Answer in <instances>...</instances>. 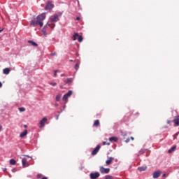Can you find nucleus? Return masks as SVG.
<instances>
[{"mask_svg":"<svg viewBox=\"0 0 179 179\" xmlns=\"http://www.w3.org/2000/svg\"><path fill=\"white\" fill-rule=\"evenodd\" d=\"M45 13H43L41 15H38L35 19L32 20L30 22L31 26L36 27L39 24L41 27H43L44 24L42 22L45 19Z\"/></svg>","mask_w":179,"mask_h":179,"instance_id":"1","label":"nucleus"},{"mask_svg":"<svg viewBox=\"0 0 179 179\" xmlns=\"http://www.w3.org/2000/svg\"><path fill=\"white\" fill-rule=\"evenodd\" d=\"M62 13H59V14H55L50 17V21L51 22H58L59 20V16H61Z\"/></svg>","mask_w":179,"mask_h":179,"instance_id":"2","label":"nucleus"},{"mask_svg":"<svg viewBox=\"0 0 179 179\" xmlns=\"http://www.w3.org/2000/svg\"><path fill=\"white\" fill-rule=\"evenodd\" d=\"M47 26H49V27H50V29H54V27H55V24H54V22H51V21L48 22L46 26L42 30V31H43V34H45V36L47 34L45 33V27H47Z\"/></svg>","mask_w":179,"mask_h":179,"instance_id":"3","label":"nucleus"},{"mask_svg":"<svg viewBox=\"0 0 179 179\" xmlns=\"http://www.w3.org/2000/svg\"><path fill=\"white\" fill-rule=\"evenodd\" d=\"M72 91L70 90L66 94H64L62 97L63 101H66V103H67L68 99H69V97L72 96Z\"/></svg>","mask_w":179,"mask_h":179,"instance_id":"4","label":"nucleus"},{"mask_svg":"<svg viewBox=\"0 0 179 179\" xmlns=\"http://www.w3.org/2000/svg\"><path fill=\"white\" fill-rule=\"evenodd\" d=\"M99 171L101 174H108V173H110V169H106L103 166H100Z\"/></svg>","mask_w":179,"mask_h":179,"instance_id":"5","label":"nucleus"},{"mask_svg":"<svg viewBox=\"0 0 179 179\" xmlns=\"http://www.w3.org/2000/svg\"><path fill=\"white\" fill-rule=\"evenodd\" d=\"M99 177H100V173L99 172L91 173L90 174V178L91 179H97Z\"/></svg>","mask_w":179,"mask_h":179,"instance_id":"6","label":"nucleus"},{"mask_svg":"<svg viewBox=\"0 0 179 179\" xmlns=\"http://www.w3.org/2000/svg\"><path fill=\"white\" fill-rule=\"evenodd\" d=\"M100 145H98L94 150L92 152V156H96V155H97V153H99V150H100Z\"/></svg>","mask_w":179,"mask_h":179,"instance_id":"7","label":"nucleus"},{"mask_svg":"<svg viewBox=\"0 0 179 179\" xmlns=\"http://www.w3.org/2000/svg\"><path fill=\"white\" fill-rule=\"evenodd\" d=\"M52 8H54V5L52 3H51V2L48 1L47 3V5L45 8V10H51V9H52Z\"/></svg>","mask_w":179,"mask_h":179,"instance_id":"8","label":"nucleus"},{"mask_svg":"<svg viewBox=\"0 0 179 179\" xmlns=\"http://www.w3.org/2000/svg\"><path fill=\"white\" fill-rule=\"evenodd\" d=\"M46 121H48L47 117H43V118L40 121L41 128H44V127L45 126V122H46Z\"/></svg>","mask_w":179,"mask_h":179,"instance_id":"9","label":"nucleus"},{"mask_svg":"<svg viewBox=\"0 0 179 179\" xmlns=\"http://www.w3.org/2000/svg\"><path fill=\"white\" fill-rule=\"evenodd\" d=\"M160 174H162V172L160 171H157L154 172L152 177L153 178H159V177H160Z\"/></svg>","mask_w":179,"mask_h":179,"instance_id":"10","label":"nucleus"},{"mask_svg":"<svg viewBox=\"0 0 179 179\" xmlns=\"http://www.w3.org/2000/svg\"><path fill=\"white\" fill-rule=\"evenodd\" d=\"M113 160H114V157H108V159L106 161V164H107V166H110V164L113 163Z\"/></svg>","mask_w":179,"mask_h":179,"instance_id":"11","label":"nucleus"},{"mask_svg":"<svg viewBox=\"0 0 179 179\" xmlns=\"http://www.w3.org/2000/svg\"><path fill=\"white\" fill-rule=\"evenodd\" d=\"M22 164L23 167H29V162H27V159L25 158L22 159Z\"/></svg>","mask_w":179,"mask_h":179,"instance_id":"12","label":"nucleus"},{"mask_svg":"<svg viewBox=\"0 0 179 179\" xmlns=\"http://www.w3.org/2000/svg\"><path fill=\"white\" fill-rule=\"evenodd\" d=\"M173 122H175V127H179V116L174 117Z\"/></svg>","mask_w":179,"mask_h":179,"instance_id":"13","label":"nucleus"},{"mask_svg":"<svg viewBox=\"0 0 179 179\" xmlns=\"http://www.w3.org/2000/svg\"><path fill=\"white\" fill-rule=\"evenodd\" d=\"M10 72V69L9 68H6L3 70V73L4 75H9V73Z\"/></svg>","mask_w":179,"mask_h":179,"instance_id":"14","label":"nucleus"},{"mask_svg":"<svg viewBox=\"0 0 179 179\" xmlns=\"http://www.w3.org/2000/svg\"><path fill=\"white\" fill-rule=\"evenodd\" d=\"M148 169V166H139L137 169L138 171H145V170Z\"/></svg>","mask_w":179,"mask_h":179,"instance_id":"15","label":"nucleus"},{"mask_svg":"<svg viewBox=\"0 0 179 179\" xmlns=\"http://www.w3.org/2000/svg\"><path fill=\"white\" fill-rule=\"evenodd\" d=\"M26 135H27V130H24L23 132H22L20 134V138H24V136H26Z\"/></svg>","mask_w":179,"mask_h":179,"instance_id":"16","label":"nucleus"},{"mask_svg":"<svg viewBox=\"0 0 179 179\" xmlns=\"http://www.w3.org/2000/svg\"><path fill=\"white\" fill-rule=\"evenodd\" d=\"M110 142H117L118 141V138L117 137H110L109 138Z\"/></svg>","mask_w":179,"mask_h":179,"instance_id":"17","label":"nucleus"},{"mask_svg":"<svg viewBox=\"0 0 179 179\" xmlns=\"http://www.w3.org/2000/svg\"><path fill=\"white\" fill-rule=\"evenodd\" d=\"M177 146L174 145L173 146L171 149H169L168 150V153H173V152H174V150H176Z\"/></svg>","mask_w":179,"mask_h":179,"instance_id":"18","label":"nucleus"},{"mask_svg":"<svg viewBox=\"0 0 179 179\" xmlns=\"http://www.w3.org/2000/svg\"><path fill=\"white\" fill-rule=\"evenodd\" d=\"M80 35L78 33H75L73 36V40H78Z\"/></svg>","mask_w":179,"mask_h":179,"instance_id":"19","label":"nucleus"},{"mask_svg":"<svg viewBox=\"0 0 179 179\" xmlns=\"http://www.w3.org/2000/svg\"><path fill=\"white\" fill-rule=\"evenodd\" d=\"M99 125H100V120H95V122H94V127H99Z\"/></svg>","mask_w":179,"mask_h":179,"instance_id":"20","label":"nucleus"},{"mask_svg":"<svg viewBox=\"0 0 179 179\" xmlns=\"http://www.w3.org/2000/svg\"><path fill=\"white\" fill-rule=\"evenodd\" d=\"M72 78H67L66 80H64L65 83H67L69 85V83H72Z\"/></svg>","mask_w":179,"mask_h":179,"instance_id":"21","label":"nucleus"},{"mask_svg":"<svg viewBox=\"0 0 179 179\" xmlns=\"http://www.w3.org/2000/svg\"><path fill=\"white\" fill-rule=\"evenodd\" d=\"M10 164H11V166H15V164H16V160L12 159L10 160Z\"/></svg>","mask_w":179,"mask_h":179,"instance_id":"22","label":"nucleus"},{"mask_svg":"<svg viewBox=\"0 0 179 179\" xmlns=\"http://www.w3.org/2000/svg\"><path fill=\"white\" fill-rule=\"evenodd\" d=\"M61 94H59L56 96V101H59L61 100Z\"/></svg>","mask_w":179,"mask_h":179,"instance_id":"23","label":"nucleus"},{"mask_svg":"<svg viewBox=\"0 0 179 179\" xmlns=\"http://www.w3.org/2000/svg\"><path fill=\"white\" fill-rule=\"evenodd\" d=\"M18 110L20 113L26 111V108H24V107L19 108Z\"/></svg>","mask_w":179,"mask_h":179,"instance_id":"24","label":"nucleus"},{"mask_svg":"<svg viewBox=\"0 0 179 179\" xmlns=\"http://www.w3.org/2000/svg\"><path fill=\"white\" fill-rule=\"evenodd\" d=\"M80 62H78V63H76V65H75V69H76V71H78V69H79V65H80Z\"/></svg>","mask_w":179,"mask_h":179,"instance_id":"25","label":"nucleus"},{"mask_svg":"<svg viewBox=\"0 0 179 179\" xmlns=\"http://www.w3.org/2000/svg\"><path fill=\"white\" fill-rule=\"evenodd\" d=\"M105 179H114V177L110 175H107L105 176Z\"/></svg>","mask_w":179,"mask_h":179,"instance_id":"26","label":"nucleus"},{"mask_svg":"<svg viewBox=\"0 0 179 179\" xmlns=\"http://www.w3.org/2000/svg\"><path fill=\"white\" fill-rule=\"evenodd\" d=\"M28 43L32 45H37L36 43L33 41H29Z\"/></svg>","mask_w":179,"mask_h":179,"instance_id":"27","label":"nucleus"},{"mask_svg":"<svg viewBox=\"0 0 179 179\" xmlns=\"http://www.w3.org/2000/svg\"><path fill=\"white\" fill-rule=\"evenodd\" d=\"M78 41H79V43H82V41H83V37L80 35V36H78Z\"/></svg>","mask_w":179,"mask_h":179,"instance_id":"28","label":"nucleus"},{"mask_svg":"<svg viewBox=\"0 0 179 179\" xmlns=\"http://www.w3.org/2000/svg\"><path fill=\"white\" fill-rule=\"evenodd\" d=\"M146 152V150L142 149L139 151V155H143Z\"/></svg>","mask_w":179,"mask_h":179,"instance_id":"29","label":"nucleus"},{"mask_svg":"<svg viewBox=\"0 0 179 179\" xmlns=\"http://www.w3.org/2000/svg\"><path fill=\"white\" fill-rule=\"evenodd\" d=\"M179 135V131L178 133H176L174 136H173V139H177V137Z\"/></svg>","mask_w":179,"mask_h":179,"instance_id":"30","label":"nucleus"},{"mask_svg":"<svg viewBox=\"0 0 179 179\" xmlns=\"http://www.w3.org/2000/svg\"><path fill=\"white\" fill-rule=\"evenodd\" d=\"M103 145H107L108 146H110V143H107V142H106V141H103Z\"/></svg>","mask_w":179,"mask_h":179,"instance_id":"31","label":"nucleus"},{"mask_svg":"<svg viewBox=\"0 0 179 179\" xmlns=\"http://www.w3.org/2000/svg\"><path fill=\"white\" fill-rule=\"evenodd\" d=\"M41 177H43V175H42V174L38 173V174L37 175V178L40 179V178H41Z\"/></svg>","mask_w":179,"mask_h":179,"instance_id":"32","label":"nucleus"},{"mask_svg":"<svg viewBox=\"0 0 179 179\" xmlns=\"http://www.w3.org/2000/svg\"><path fill=\"white\" fill-rule=\"evenodd\" d=\"M50 85H51V86H57L56 83H50Z\"/></svg>","mask_w":179,"mask_h":179,"instance_id":"33","label":"nucleus"},{"mask_svg":"<svg viewBox=\"0 0 179 179\" xmlns=\"http://www.w3.org/2000/svg\"><path fill=\"white\" fill-rule=\"evenodd\" d=\"M129 141H130L129 138H127L125 141L126 143H128V142H129Z\"/></svg>","mask_w":179,"mask_h":179,"instance_id":"34","label":"nucleus"},{"mask_svg":"<svg viewBox=\"0 0 179 179\" xmlns=\"http://www.w3.org/2000/svg\"><path fill=\"white\" fill-rule=\"evenodd\" d=\"M57 72H58V70H55V71L54 76H57Z\"/></svg>","mask_w":179,"mask_h":179,"instance_id":"35","label":"nucleus"},{"mask_svg":"<svg viewBox=\"0 0 179 179\" xmlns=\"http://www.w3.org/2000/svg\"><path fill=\"white\" fill-rule=\"evenodd\" d=\"M76 20H80V17H77Z\"/></svg>","mask_w":179,"mask_h":179,"instance_id":"36","label":"nucleus"},{"mask_svg":"<svg viewBox=\"0 0 179 179\" xmlns=\"http://www.w3.org/2000/svg\"><path fill=\"white\" fill-rule=\"evenodd\" d=\"M2 131V126L0 124V132Z\"/></svg>","mask_w":179,"mask_h":179,"instance_id":"37","label":"nucleus"},{"mask_svg":"<svg viewBox=\"0 0 179 179\" xmlns=\"http://www.w3.org/2000/svg\"><path fill=\"white\" fill-rule=\"evenodd\" d=\"M171 122V120H168L167 124H170Z\"/></svg>","mask_w":179,"mask_h":179,"instance_id":"38","label":"nucleus"},{"mask_svg":"<svg viewBox=\"0 0 179 179\" xmlns=\"http://www.w3.org/2000/svg\"><path fill=\"white\" fill-rule=\"evenodd\" d=\"M166 176H167V175L166 173H164L163 177H166Z\"/></svg>","mask_w":179,"mask_h":179,"instance_id":"39","label":"nucleus"},{"mask_svg":"<svg viewBox=\"0 0 179 179\" xmlns=\"http://www.w3.org/2000/svg\"><path fill=\"white\" fill-rule=\"evenodd\" d=\"M42 179H48L47 177L44 176L43 178H42Z\"/></svg>","mask_w":179,"mask_h":179,"instance_id":"40","label":"nucleus"},{"mask_svg":"<svg viewBox=\"0 0 179 179\" xmlns=\"http://www.w3.org/2000/svg\"><path fill=\"white\" fill-rule=\"evenodd\" d=\"M24 128H27V125L24 124Z\"/></svg>","mask_w":179,"mask_h":179,"instance_id":"41","label":"nucleus"},{"mask_svg":"<svg viewBox=\"0 0 179 179\" xmlns=\"http://www.w3.org/2000/svg\"><path fill=\"white\" fill-rule=\"evenodd\" d=\"M130 139H131V141H134V137H131Z\"/></svg>","mask_w":179,"mask_h":179,"instance_id":"42","label":"nucleus"},{"mask_svg":"<svg viewBox=\"0 0 179 179\" xmlns=\"http://www.w3.org/2000/svg\"><path fill=\"white\" fill-rule=\"evenodd\" d=\"M2 86V83L0 82V87Z\"/></svg>","mask_w":179,"mask_h":179,"instance_id":"43","label":"nucleus"},{"mask_svg":"<svg viewBox=\"0 0 179 179\" xmlns=\"http://www.w3.org/2000/svg\"><path fill=\"white\" fill-rule=\"evenodd\" d=\"M61 76H62H62H65V74H62Z\"/></svg>","mask_w":179,"mask_h":179,"instance_id":"44","label":"nucleus"},{"mask_svg":"<svg viewBox=\"0 0 179 179\" xmlns=\"http://www.w3.org/2000/svg\"><path fill=\"white\" fill-rule=\"evenodd\" d=\"M51 55H55V53H52Z\"/></svg>","mask_w":179,"mask_h":179,"instance_id":"45","label":"nucleus"},{"mask_svg":"<svg viewBox=\"0 0 179 179\" xmlns=\"http://www.w3.org/2000/svg\"><path fill=\"white\" fill-rule=\"evenodd\" d=\"M70 61V62H73V60H69Z\"/></svg>","mask_w":179,"mask_h":179,"instance_id":"46","label":"nucleus"},{"mask_svg":"<svg viewBox=\"0 0 179 179\" xmlns=\"http://www.w3.org/2000/svg\"><path fill=\"white\" fill-rule=\"evenodd\" d=\"M27 157H29V156H27Z\"/></svg>","mask_w":179,"mask_h":179,"instance_id":"47","label":"nucleus"},{"mask_svg":"<svg viewBox=\"0 0 179 179\" xmlns=\"http://www.w3.org/2000/svg\"><path fill=\"white\" fill-rule=\"evenodd\" d=\"M1 31H2V30H0V33H1Z\"/></svg>","mask_w":179,"mask_h":179,"instance_id":"48","label":"nucleus"}]
</instances>
